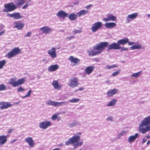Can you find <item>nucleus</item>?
I'll return each instance as SVG.
<instances>
[{
	"label": "nucleus",
	"instance_id": "obj_11",
	"mask_svg": "<svg viewBox=\"0 0 150 150\" xmlns=\"http://www.w3.org/2000/svg\"><path fill=\"white\" fill-rule=\"evenodd\" d=\"M66 103H67V102L63 101L58 102L51 100H49L47 102V104L49 105H53L54 106H58L64 105Z\"/></svg>",
	"mask_w": 150,
	"mask_h": 150
},
{
	"label": "nucleus",
	"instance_id": "obj_64",
	"mask_svg": "<svg viewBox=\"0 0 150 150\" xmlns=\"http://www.w3.org/2000/svg\"><path fill=\"white\" fill-rule=\"evenodd\" d=\"M147 137L148 138H149V137H150V136H147Z\"/></svg>",
	"mask_w": 150,
	"mask_h": 150
},
{
	"label": "nucleus",
	"instance_id": "obj_54",
	"mask_svg": "<svg viewBox=\"0 0 150 150\" xmlns=\"http://www.w3.org/2000/svg\"><path fill=\"white\" fill-rule=\"evenodd\" d=\"M107 120L109 121L110 120H112V118L111 117H109L107 118Z\"/></svg>",
	"mask_w": 150,
	"mask_h": 150
},
{
	"label": "nucleus",
	"instance_id": "obj_36",
	"mask_svg": "<svg viewBox=\"0 0 150 150\" xmlns=\"http://www.w3.org/2000/svg\"><path fill=\"white\" fill-rule=\"evenodd\" d=\"M6 89V86L3 84L0 85V91H3Z\"/></svg>",
	"mask_w": 150,
	"mask_h": 150
},
{
	"label": "nucleus",
	"instance_id": "obj_55",
	"mask_svg": "<svg viewBox=\"0 0 150 150\" xmlns=\"http://www.w3.org/2000/svg\"><path fill=\"white\" fill-rule=\"evenodd\" d=\"M13 130V129H9L8 130V133H11L12 132Z\"/></svg>",
	"mask_w": 150,
	"mask_h": 150
},
{
	"label": "nucleus",
	"instance_id": "obj_9",
	"mask_svg": "<svg viewBox=\"0 0 150 150\" xmlns=\"http://www.w3.org/2000/svg\"><path fill=\"white\" fill-rule=\"evenodd\" d=\"M69 60L73 63L74 65H77L80 63V60L72 56H70L69 58Z\"/></svg>",
	"mask_w": 150,
	"mask_h": 150
},
{
	"label": "nucleus",
	"instance_id": "obj_17",
	"mask_svg": "<svg viewBox=\"0 0 150 150\" xmlns=\"http://www.w3.org/2000/svg\"><path fill=\"white\" fill-rule=\"evenodd\" d=\"M40 30H42L43 33L45 34H48L52 31V29L50 28L47 26L43 27L40 28Z\"/></svg>",
	"mask_w": 150,
	"mask_h": 150
},
{
	"label": "nucleus",
	"instance_id": "obj_44",
	"mask_svg": "<svg viewBox=\"0 0 150 150\" xmlns=\"http://www.w3.org/2000/svg\"><path fill=\"white\" fill-rule=\"evenodd\" d=\"M31 93V90H29L27 94L24 96V97H29L30 96V94Z\"/></svg>",
	"mask_w": 150,
	"mask_h": 150
},
{
	"label": "nucleus",
	"instance_id": "obj_10",
	"mask_svg": "<svg viewBox=\"0 0 150 150\" xmlns=\"http://www.w3.org/2000/svg\"><path fill=\"white\" fill-rule=\"evenodd\" d=\"M0 109L2 110L5 109H7L12 106V105L9 102H5L2 101L0 102Z\"/></svg>",
	"mask_w": 150,
	"mask_h": 150
},
{
	"label": "nucleus",
	"instance_id": "obj_3",
	"mask_svg": "<svg viewBox=\"0 0 150 150\" xmlns=\"http://www.w3.org/2000/svg\"><path fill=\"white\" fill-rule=\"evenodd\" d=\"M25 79L22 78L17 80L16 78H11L8 81V83L13 87H16L23 84L25 82Z\"/></svg>",
	"mask_w": 150,
	"mask_h": 150
},
{
	"label": "nucleus",
	"instance_id": "obj_12",
	"mask_svg": "<svg viewBox=\"0 0 150 150\" xmlns=\"http://www.w3.org/2000/svg\"><path fill=\"white\" fill-rule=\"evenodd\" d=\"M51 122L50 121L43 122L39 124V126L42 129H44L47 128L51 126Z\"/></svg>",
	"mask_w": 150,
	"mask_h": 150
},
{
	"label": "nucleus",
	"instance_id": "obj_5",
	"mask_svg": "<svg viewBox=\"0 0 150 150\" xmlns=\"http://www.w3.org/2000/svg\"><path fill=\"white\" fill-rule=\"evenodd\" d=\"M21 50L19 48H14L10 52L7 53L6 56L9 58H11L18 54L21 52Z\"/></svg>",
	"mask_w": 150,
	"mask_h": 150
},
{
	"label": "nucleus",
	"instance_id": "obj_6",
	"mask_svg": "<svg viewBox=\"0 0 150 150\" xmlns=\"http://www.w3.org/2000/svg\"><path fill=\"white\" fill-rule=\"evenodd\" d=\"M102 26V23L100 22H95L92 25L91 28V30L93 32H96L98 30L101 28Z\"/></svg>",
	"mask_w": 150,
	"mask_h": 150
},
{
	"label": "nucleus",
	"instance_id": "obj_45",
	"mask_svg": "<svg viewBox=\"0 0 150 150\" xmlns=\"http://www.w3.org/2000/svg\"><path fill=\"white\" fill-rule=\"evenodd\" d=\"M81 32V30H75L73 31V33L74 34L79 33Z\"/></svg>",
	"mask_w": 150,
	"mask_h": 150
},
{
	"label": "nucleus",
	"instance_id": "obj_35",
	"mask_svg": "<svg viewBox=\"0 0 150 150\" xmlns=\"http://www.w3.org/2000/svg\"><path fill=\"white\" fill-rule=\"evenodd\" d=\"M6 61L5 60L0 61V69H2L6 63Z\"/></svg>",
	"mask_w": 150,
	"mask_h": 150
},
{
	"label": "nucleus",
	"instance_id": "obj_41",
	"mask_svg": "<svg viewBox=\"0 0 150 150\" xmlns=\"http://www.w3.org/2000/svg\"><path fill=\"white\" fill-rule=\"evenodd\" d=\"M17 90L18 92L23 91H25L24 89L21 86L19 87Z\"/></svg>",
	"mask_w": 150,
	"mask_h": 150
},
{
	"label": "nucleus",
	"instance_id": "obj_31",
	"mask_svg": "<svg viewBox=\"0 0 150 150\" xmlns=\"http://www.w3.org/2000/svg\"><path fill=\"white\" fill-rule=\"evenodd\" d=\"M88 11L87 10H82L80 11L77 13V15L79 17L81 16L84 15L86 13H88Z\"/></svg>",
	"mask_w": 150,
	"mask_h": 150
},
{
	"label": "nucleus",
	"instance_id": "obj_33",
	"mask_svg": "<svg viewBox=\"0 0 150 150\" xmlns=\"http://www.w3.org/2000/svg\"><path fill=\"white\" fill-rule=\"evenodd\" d=\"M77 17V15L74 13L71 14L69 16V19L71 21L75 20Z\"/></svg>",
	"mask_w": 150,
	"mask_h": 150
},
{
	"label": "nucleus",
	"instance_id": "obj_16",
	"mask_svg": "<svg viewBox=\"0 0 150 150\" xmlns=\"http://www.w3.org/2000/svg\"><path fill=\"white\" fill-rule=\"evenodd\" d=\"M25 141L28 143L29 146L31 147H33L34 146V142L31 137H27L25 138Z\"/></svg>",
	"mask_w": 150,
	"mask_h": 150
},
{
	"label": "nucleus",
	"instance_id": "obj_15",
	"mask_svg": "<svg viewBox=\"0 0 150 150\" xmlns=\"http://www.w3.org/2000/svg\"><path fill=\"white\" fill-rule=\"evenodd\" d=\"M80 136L79 135H74L72 137L70 138L71 141V144H74L77 143L80 140Z\"/></svg>",
	"mask_w": 150,
	"mask_h": 150
},
{
	"label": "nucleus",
	"instance_id": "obj_4",
	"mask_svg": "<svg viewBox=\"0 0 150 150\" xmlns=\"http://www.w3.org/2000/svg\"><path fill=\"white\" fill-rule=\"evenodd\" d=\"M4 7V8L3 10L2 11L5 12L12 11L17 8L16 6L13 2L6 4Z\"/></svg>",
	"mask_w": 150,
	"mask_h": 150
},
{
	"label": "nucleus",
	"instance_id": "obj_14",
	"mask_svg": "<svg viewBox=\"0 0 150 150\" xmlns=\"http://www.w3.org/2000/svg\"><path fill=\"white\" fill-rule=\"evenodd\" d=\"M47 53L52 58H55L57 57L56 49L54 47H52L51 49L48 50Z\"/></svg>",
	"mask_w": 150,
	"mask_h": 150
},
{
	"label": "nucleus",
	"instance_id": "obj_46",
	"mask_svg": "<svg viewBox=\"0 0 150 150\" xmlns=\"http://www.w3.org/2000/svg\"><path fill=\"white\" fill-rule=\"evenodd\" d=\"M121 49V51H127L128 50V49L127 48H125V47H121V48L120 49Z\"/></svg>",
	"mask_w": 150,
	"mask_h": 150
},
{
	"label": "nucleus",
	"instance_id": "obj_40",
	"mask_svg": "<svg viewBox=\"0 0 150 150\" xmlns=\"http://www.w3.org/2000/svg\"><path fill=\"white\" fill-rule=\"evenodd\" d=\"M120 71V70H117V71L114 72L112 74V76H115L116 75H118Z\"/></svg>",
	"mask_w": 150,
	"mask_h": 150
},
{
	"label": "nucleus",
	"instance_id": "obj_49",
	"mask_svg": "<svg viewBox=\"0 0 150 150\" xmlns=\"http://www.w3.org/2000/svg\"><path fill=\"white\" fill-rule=\"evenodd\" d=\"M29 6V5L28 4H26L25 5L23 6L22 7V8L23 9H25L26 8Z\"/></svg>",
	"mask_w": 150,
	"mask_h": 150
},
{
	"label": "nucleus",
	"instance_id": "obj_47",
	"mask_svg": "<svg viewBox=\"0 0 150 150\" xmlns=\"http://www.w3.org/2000/svg\"><path fill=\"white\" fill-rule=\"evenodd\" d=\"M74 36H69V37H67L66 39L67 40H71V39H72L74 38Z\"/></svg>",
	"mask_w": 150,
	"mask_h": 150
},
{
	"label": "nucleus",
	"instance_id": "obj_37",
	"mask_svg": "<svg viewBox=\"0 0 150 150\" xmlns=\"http://www.w3.org/2000/svg\"><path fill=\"white\" fill-rule=\"evenodd\" d=\"M141 73V71H139L136 73H133L131 75V76L135 77H138L139 76V75Z\"/></svg>",
	"mask_w": 150,
	"mask_h": 150
},
{
	"label": "nucleus",
	"instance_id": "obj_39",
	"mask_svg": "<svg viewBox=\"0 0 150 150\" xmlns=\"http://www.w3.org/2000/svg\"><path fill=\"white\" fill-rule=\"evenodd\" d=\"M117 66L115 64H113L112 66L107 65L106 66V68L108 69H110L112 68L117 67Z\"/></svg>",
	"mask_w": 150,
	"mask_h": 150
},
{
	"label": "nucleus",
	"instance_id": "obj_19",
	"mask_svg": "<svg viewBox=\"0 0 150 150\" xmlns=\"http://www.w3.org/2000/svg\"><path fill=\"white\" fill-rule=\"evenodd\" d=\"M14 23L15 25L14 26V28H16L18 30H21L24 26V24L19 22H15Z\"/></svg>",
	"mask_w": 150,
	"mask_h": 150
},
{
	"label": "nucleus",
	"instance_id": "obj_13",
	"mask_svg": "<svg viewBox=\"0 0 150 150\" xmlns=\"http://www.w3.org/2000/svg\"><path fill=\"white\" fill-rule=\"evenodd\" d=\"M79 83L76 79L73 78L70 81L69 86L72 88H74L78 86Z\"/></svg>",
	"mask_w": 150,
	"mask_h": 150
},
{
	"label": "nucleus",
	"instance_id": "obj_48",
	"mask_svg": "<svg viewBox=\"0 0 150 150\" xmlns=\"http://www.w3.org/2000/svg\"><path fill=\"white\" fill-rule=\"evenodd\" d=\"M126 132L125 131H123L119 134V136H122Z\"/></svg>",
	"mask_w": 150,
	"mask_h": 150
},
{
	"label": "nucleus",
	"instance_id": "obj_51",
	"mask_svg": "<svg viewBox=\"0 0 150 150\" xmlns=\"http://www.w3.org/2000/svg\"><path fill=\"white\" fill-rule=\"evenodd\" d=\"M31 34V32H28V33L27 34L25 35V37H27L30 36V35Z\"/></svg>",
	"mask_w": 150,
	"mask_h": 150
},
{
	"label": "nucleus",
	"instance_id": "obj_30",
	"mask_svg": "<svg viewBox=\"0 0 150 150\" xmlns=\"http://www.w3.org/2000/svg\"><path fill=\"white\" fill-rule=\"evenodd\" d=\"M15 2L16 4V6H20L24 4L25 2V0H17Z\"/></svg>",
	"mask_w": 150,
	"mask_h": 150
},
{
	"label": "nucleus",
	"instance_id": "obj_50",
	"mask_svg": "<svg viewBox=\"0 0 150 150\" xmlns=\"http://www.w3.org/2000/svg\"><path fill=\"white\" fill-rule=\"evenodd\" d=\"M83 144V142H79V141L76 143L77 145L78 146H81Z\"/></svg>",
	"mask_w": 150,
	"mask_h": 150
},
{
	"label": "nucleus",
	"instance_id": "obj_32",
	"mask_svg": "<svg viewBox=\"0 0 150 150\" xmlns=\"http://www.w3.org/2000/svg\"><path fill=\"white\" fill-rule=\"evenodd\" d=\"M117 101L116 99H113L111 100L109 103L107 104V106H111L114 105Z\"/></svg>",
	"mask_w": 150,
	"mask_h": 150
},
{
	"label": "nucleus",
	"instance_id": "obj_28",
	"mask_svg": "<svg viewBox=\"0 0 150 150\" xmlns=\"http://www.w3.org/2000/svg\"><path fill=\"white\" fill-rule=\"evenodd\" d=\"M138 136V134L136 133L134 136L132 135L130 136L128 138V142L130 143L133 142L137 138Z\"/></svg>",
	"mask_w": 150,
	"mask_h": 150
},
{
	"label": "nucleus",
	"instance_id": "obj_27",
	"mask_svg": "<svg viewBox=\"0 0 150 150\" xmlns=\"http://www.w3.org/2000/svg\"><path fill=\"white\" fill-rule=\"evenodd\" d=\"M117 42L119 45L121 44L124 45L128 42V39L127 38L125 39L120 40H118Z\"/></svg>",
	"mask_w": 150,
	"mask_h": 150
},
{
	"label": "nucleus",
	"instance_id": "obj_61",
	"mask_svg": "<svg viewBox=\"0 0 150 150\" xmlns=\"http://www.w3.org/2000/svg\"><path fill=\"white\" fill-rule=\"evenodd\" d=\"M17 140V139H14V140H13L12 142H11L12 143H13L15 141H16Z\"/></svg>",
	"mask_w": 150,
	"mask_h": 150
},
{
	"label": "nucleus",
	"instance_id": "obj_7",
	"mask_svg": "<svg viewBox=\"0 0 150 150\" xmlns=\"http://www.w3.org/2000/svg\"><path fill=\"white\" fill-rule=\"evenodd\" d=\"M108 48L107 50H110L112 49L114 50H120L121 48V46L118 43H113L109 45H108Z\"/></svg>",
	"mask_w": 150,
	"mask_h": 150
},
{
	"label": "nucleus",
	"instance_id": "obj_1",
	"mask_svg": "<svg viewBox=\"0 0 150 150\" xmlns=\"http://www.w3.org/2000/svg\"><path fill=\"white\" fill-rule=\"evenodd\" d=\"M108 45V42H101L98 45L94 46L93 47V49L94 50H97L94 51L91 50L88 51V54L89 56H94L101 53L103 51L104 49L107 47Z\"/></svg>",
	"mask_w": 150,
	"mask_h": 150
},
{
	"label": "nucleus",
	"instance_id": "obj_57",
	"mask_svg": "<svg viewBox=\"0 0 150 150\" xmlns=\"http://www.w3.org/2000/svg\"><path fill=\"white\" fill-rule=\"evenodd\" d=\"M147 139L146 138H144L143 139V142H142V143H144L146 141Z\"/></svg>",
	"mask_w": 150,
	"mask_h": 150
},
{
	"label": "nucleus",
	"instance_id": "obj_20",
	"mask_svg": "<svg viewBox=\"0 0 150 150\" xmlns=\"http://www.w3.org/2000/svg\"><path fill=\"white\" fill-rule=\"evenodd\" d=\"M57 15L59 17L64 18L68 16V14L64 11L61 10L58 12L57 14Z\"/></svg>",
	"mask_w": 150,
	"mask_h": 150
},
{
	"label": "nucleus",
	"instance_id": "obj_58",
	"mask_svg": "<svg viewBox=\"0 0 150 150\" xmlns=\"http://www.w3.org/2000/svg\"><path fill=\"white\" fill-rule=\"evenodd\" d=\"M76 125V123H75V124H70V125L71 127H73L75 126Z\"/></svg>",
	"mask_w": 150,
	"mask_h": 150
},
{
	"label": "nucleus",
	"instance_id": "obj_56",
	"mask_svg": "<svg viewBox=\"0 0 150 150\" xmlns=\"http://www.w3.org/2000/svg\"><path fill=\"white\" fill-rule=\"evenodd\" d=\"M5 33V31L4 30L3 31L1 32L0 33V36L1 35H3V34H4Z\"/></svg>",
	"mask_w": 150,
	"mask_h": 150
},
{
	"label": "nucleus",
	"instance_id": "obj_62",
	"mask_svg": "<svg viewBox=\"0 0 150 150\" xmlns=\"http://www.w3.org/2000/svg\"><path fill=\"white\" fill-rule=\"evenodd\" d=\"M83 89V88H79V90H80V91H81Z\"/></svg>",
	"mask_w": 150,
	"mask_h": 150
},
{
	"label": "nucleus",
	"instance_id": "obj_29",
	"mask_svg": "<svg viewBox=\"0 0 150 150\" xmlns=\"http://www.w3.org/2000/svg\"><path fill=\"white\" fill-rule=\"evenodd\" d=\"M138 14L137 13H135L128 15L127 18L128 22L129 21V19H133L136 18Z\"/></svg>",
	"mask_w": 150,
	"mask_h": 150
},
{
	"label": "nucleus",
	"instance_id": "obj_63",
	"mask_svg": "<svg viewBox=\"0 0 150 150\" xmlns=\"http://www.w3.org/2000/svg\"><path fill=\"white\" fill-rule=\"evenodd\" d=\"M147 16L148 17H150V14H148L147 15Z\"/></svg>",
	"mask_w": 150,
	"mask_h": 150
},
{
	"label": "nucleus",
	"instance_id": "obj_24",
	"mask_svg": "<svg viewBox=\"0 0 150 150\" xmlns=\"http://www.w3.org/2000/svg\"><path fill=\"white\" fill-rule=\"evenodd\" d=\"M59 68V66L57 64L52 65L50 66L48 70L50 72H52L56 70Z\"/></svg>",
	"mask_w": 150,
	"mask_h": 150
},
{
	"label": "nucleus",
	"instance_id": "obj_53",
	"mask_svg": "<svg viewBox=\"0 0 150 150\" xmlns=\"http://www.w3.org/2000/svg\"><path fill=\"white\" fill-rule=\"evenodd\" d=\"M129 45H132L134 44V42H129L127 43Z\"/></svg>",
	"mask_w": 150,
	"mask_h": 150
},
{
	"label": "nucleus",
	"instance_id": "obj_2",
	"mask_svg": "<svg viewBox=\"0 0 150 150\" xmlns=\"http://www.w3.org/2000/svg\"><path fill=\"white\" fill-rule=\"evenodd\" d=\"M139 130L143 134L150 130V115L145 117L141 122Z\"/></svg>",
	"mask_w": 150,
	"mask_h": 150
},
{
	"label": "nucleus",
	"instance_id": "obj_8",
	"mask_svg": "<svg viewBox=\"0 0 150 150\" xmlns=\"http://www.w3.org/2000/svg\"><path fill=\"white\" fill-rule=\"evenodd\" d=\"M7 16L11 18H13L15 19H19L22 18L23 16L21 15L19 13L15 12L12 14L7 13Z\"/></svg>",
	"mask_w": 150,
	"mask_h": 150
},
{
	"label": "nucleus",
	"instance_id": "obj_18",
	"mask_svg": "<svg viewBox=\"0 0 150 150\" xmlns=\"http://www.w3.org/2000/svg\"><path fill=\"white\" fill-rule=\"evenodd\" d=\"M8 137L6 135L0 136V145H3L7 141Z\"/></svg>",
	"mask_w": 150,
	"mask_h": 150
},
{
	"label": "nucleus",
	"instance_id": "obj_21",
	"mask_svg": "<svg viewBox=\"0 0 150 150\" xmlns=\"http://www.w3.org/2000/svg\"><path fill=\"white\" fill-rule=\"evenodd\" d=\"M95 67L93 66H89L87 67L85 69V71L87 74H90L94 70Z\"/></svg>",
	"mask_w": 150,
	"mask_h": 150
},
{
	"label": "nucleus",
	"instance_id": "obj_26",
	"mask_svg": "<svg viewBox=\"0 0 150 150\" xmlns=\"http://www.w3.org/2000/svg\"><path fill=\"white\" fill-rule=\"evenodd\" d=\"M106 28H113L116 26V24L114 22L106 23L105 24Z\"/></svg>",
	"mask_w": 150,
	"mask_h": 150
},
{
	"label": "nucleus",
	"instance_id": "obj_25",
	"mask_svg": "<svg viewBox=\"0 0 150 150\" xmlns=\"http://www.w3.org/2000/svg\"><path fill=\"white\" fill-rule=\"evenodd\" d=\"M52 84L55 89L57 90L60 89L62 86L61 85L59 84L57 81H53L52 82Z\"/></svg>",
	"mask_w": 150,
	"mask_h": 150
},
{
	"label": "nucleus",
	"instance_id": "obj_52",
	"mask_svg": "<svg viewBox=\"0 0 150 150\" xmlns=\"http://www.w3.org/2000/svg\"><path fill=\"white\" fill-rule=\"evenodd\" d=\"M92 6V5L90 4V5H88V6H86L85 7V8H86L87 9H89V8H90V7H91Z\"/></svg>",
	"mask_w": 150,
	"mask_h": 150
},
{
	"label": "nucleus",
	"instance_id": "obj_42",
	"mask_svg": "<svg viewBox=\"0 0 150 150\" xmlns=\"http://www.w3.org/2000/svg\"><path fill=\"white\" fill-rule=\"evenodd\" d=\"M70 144H71V141L70 138L67 141L65 142V144L66 145H69Z\"/></svg>",
	"mask_w": 150,
	"mask_h": 150
},
{
	"label": "nucleus",
	"instance_id": "obj_43",
	"mask_svg": "<svg viewBox=\"0 0 150 150\" xmlns=\"http://www.w3.org/2000/svg\"><path fill=\"white\" fill-rule=\"evenodd\" d=\"M57 117V115H53L52 117V120H55Z\"/></svg>",
	"mask_w": 150,
	"mask_h": 150
},
{
	"label": "nucleus",
	"instance_id": "obj_34",
	"mask_svg": "<svg viewBox=\"0 0 150 150\" xmlns=\"http://www.w3.org/2000/svg\"><path fill=\"white\" fill-rule=\"evenodd\" d=\"M141 48V45L140 44H137L133 45L131 47V48L132 50L135 49H140Z\"/></svg>",
	"mask_w": 150,
	"mask_h": 150
},
{
	"label": "nucleus",
	"instance_id": "obj_23",
	"mask_svg": "<svg viewBox=\"0 0 150 150\" xmlns=\"http://www.w3.org/2000/svg\"><path fill=\"white\" fill-rule=\"evenodd\" d=\"M116 20V17L112 15H110L108 16L107 18H104L103 20L105 21H115Z\"/></svg>",
	"mask_w": 150,
	"mask_h": 150
},
{
	"label": "nucleus",
	"instance_id": "obj_60",
	"mask_svg": "<svg viewBox=\"0 0 150 150\" xmlns=\"http://www.w3.org/2000/svg\"><path fill=\"white\" fill-rule=\"evenodd\" d=\"M150 144V141H148L147 142V145H149Z\"/></svg>",
	"mask_w": 150,
	"mask_h": 150
},
{
	"label": "nucleus",
	"instance_id": "obj_22",
	"mask_svg": "<svg viewBox=\"0 0 150 150\" xmlns=\"http://www.w3.org/2000/svg\"><path fill=\"white\" fill-rule=\"evenodd\" d=\"M118 90L116 89H114L108 91L107 93V94L108 97L112 96L115 94L117 93Z\"/></svg>",
	"mask_w": 150,
	"mask_h": 150
},
{
	"label": "nucleus",
	"instance_id": "obj_38",
	"mask_svg": "<svg viewBox=\"0 0 150 150\" xmlns=\"http://www.w3.org/2000/svg\"><path fill=\"white\" fill-rule=\"evenodd\" d=\"M79 101V98H74L70 100L69 102L71 103H76L78 102Z\"/></svg>",
	"mask_w": 150,
	"mask_h": 150
},
{
	"label": "nucleus",
	"instance_id": "obj_59",
	"mask_svg": "<svg viewBox=\"0 0 150 150\" xmlns=\"http://www.w3.org/2000/svg\"><path fill=\"white\" fill-rule=\"evenodd\" d=\"M52 150H60V149L59 148H57L56 149H54Z\"/></svg>",
	"mask_w": 150,
	"mask_h": 150
}]
</instances>
